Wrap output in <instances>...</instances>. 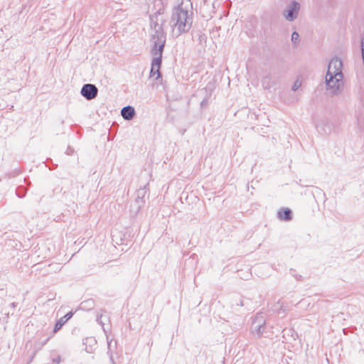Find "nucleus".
I'll list each match as a JSON object with an SVG mask.
<instances>
[{
	"label": "nucleus",
	"mask_w": 364,
	"mask_h": 364,
	"mask_svg": "<svg viewBox=\"0 0 364 364\" xmlns=\"http://www.w3.org/2000/svg\"><path fill=\"white\" fill-rule=\"evenodd\" d=\"M343 63L338 58H333L328 63L326 76V85L333 94H337L341 87L340 81L343 78Z\"/></svg>",
	"instance_id": "obj_1"
},
{
	"label": "nucleus",
	"mask_w": 364,
	"mask_h": 364,
	"mask_svg": "<svg viewBox=\"0 0 364 364\" xmlns=\"http://www.w3.org/2000/svg\"><path fill=\"white\" fill-rule=\"evenodd\" d=\"M170 23L177 31V36L188 32L191 28L192 18L188 16V11L183 7V3L174 7L172 11Z\"/></svg>",
	"instance_id": "obj_2"
},
{
	"label": "nucleus",
	"mask_w": 364,
	"mask_h": 364,
	"mask_svg": "<svg viewBox=\"0 0 364 364\" xmlns=\"http://www.w3.org/2000/svg\"><path fill=\"white\" fill-rule=\"evenodd\" d=\"M154 33L152 34L154 45L151 50L164 52L166 43V33L163 30V26H156L153 29Z\"/></svg>",
	"instance_id": "obj_3"
},
{
	"label": "nucleus",
	"mask_w": 364,
	"mask_h": 364,
	"mask_svg": "<svg viewBox=\"0 0 364 364\" xmlns=\"http://www.w3.org/2000/svg\"><path fill=\"white\" fill-rule=\"evenodd\" d=\"M300 9L301 4L297 1H291L282 11V16L287 21L292 22L298 18Z\"/></svg>",
	"instance_id": "obj_4"
},
{
	"label": "nucleus",
	"mask_w": 364,
	"mask_h": 364,
	"mask_svg": "<svg viewBox=\"0 0 364 364\" xmlns=\"http://www.w3.org/2000/svg\"><path fill=\"white\" fill-rule=\"evenodd\" d=\"M266 328V321L264 319L263 316L262 314H257L252 323V333L257 338H260L262 336L267 337L268 335L265 331Z\"/></svg>",
	"instance_id": "obj_5"
},
{
	"label": "nucleus",
	"mask_w": 364,
	"mask_h": 364,
	"mask_svg": "<svg viewBox=\"0 0 364 364\" xmlns=\"http://www.w3.org/2000/svg\"><path fill=\"white\" fill-rule=\"evenodd\" d=\"M151 54L154 56L151 60V66L150 70L149 77H154L155 75H157L156 77V80H159L161 78L162 75L160 72V68L162 63V55L163 52L154 51L151 50Z\"/></svg>",
	"instance_id": "obj_6"
},
{
	"label": "nucleus",
	"mask_w": 364,
	"mask_h": 364,
	"mask_svg": "<svg viewBox=\"0 0 364 364\" xmlns=\"http://www.w3.org/2000/svg\"><path fill=\"white\" fill-rule=\"evenodd\" d=\"M80 94L87 100H91L97 96L98 89L97 87L90 83L85 84L80 90Z\"/></svg>",
	"instance_id": "obj_7"
},
{
	"label": "nucleus",
	"mask_w": 364,
	"mask_h": 364,
	"mask_svg": "<svg viewBox=\"0 0 364 364\" xmlns=\"http://www.w3.org/2000/svg\"><path fill=\"white\" fill-rule=\"evenodd\" d=\"M135 114L134 108L130 105L123 107L121 110V115L125 120H132Z\"/></svg>",
	"instance_id": "obj_8"
},
{
	"label": "nucleus",
	"mask_w": 364,
	"mask_h": 364,
	"mask_svg": "<svg viewBox=\"0 0 364 364\" xmlns=\"http://www.w3.org/2000/svg\"><path fill=\"white\" fill-rule=\"evenodd\" d=\"M73 316V313L72 311H70L67 313L64 316L61 317L60 319H58L54 326L53 332L56 333L58 332L63 326Z\"/></svg>",
	"instance_id": "obj_9"
},
{
	"label": "nucleus",
	"mask_w": 364,
	"mask_h": 364,
	"mask_svg": "<svg viewBox=\"0 0 364 364\" xmlns=\"http://www.w3.org/2000/svg\"><path fill=\"white\" fill-rule=\"evenodd\" d=\"M149 183L144 186L143 188H140L136 191V198L134 202L139 203V205H144L145 201L144 200L148 189Z\"/></svg>",
	"instance_id": "obj_10"
},
{
	"label": "nucleus",
	"mask_w": 364,
	"mask_h": 364,
	"mask_svg": "<svg viewBox=\"0 0 364 364\" xmlns=\"http://www.w3.org/2000/svg\"><path fill=\"white\" fill-rule=\"evenodd\" d=\"M277 216L280 220L289 221L292 219V211L288 208H283L278 211Z\"/></svg>",
	"instance_id": "obj_11"
},
{
	"label": "nucleus",
	"mask_w": 364,
	"mask_h": 364,
	"mask_svg": "<svg viewBox=\"0 0 364 364\" xmlns=\"http://www.w3.org/2000/svg\"><path fill=\"white\" fill-rule=\"evenodd\" d=\"M164 14V9H159L154 14L150 16V26L152 29H154L156 26H162L159 23V16Z\"/></svg>",
	"instance_id": "obj_12"
},
{
	"label": "nucleus",
	"mask_w": 364,
	"mask_h": 364,
	"mask_svg": "<svg viewBox=\"0 0 364 364\" xmlns=\"http://www.w3.org/2000/svg\"><path fill=\"white\" fill-rule=\"evenodd\" d=\"M97 343L96 340L93 337H88L83 340V345L86 346L85 350L87 353L92 352V344L95 345Z\"/></svg>",
	"instance_id": "obj_13"
},
{
	"label": "nucleus",
	"mask_w": 364,
	"mask_h": 364,
	"mask_svg": "<svg viewBox=\"0 0 364 364\" xmlns=\"http://www.w3.org/2000/svg\"><path fill=\"white\" fill-rule=\"evenodd\" d=\"M272 84L273 82L272 81V77L270 74L264 76L262 79V85L265 90L269 89Z\"/></svg>",
	"instance_id": "obj_14"
},
{
	"label": "nucleus",
	"mask_w": 364,
	"mask_h": 364,
	"mask_svg": "<svg viewBox=\"0 0 364 364\" xmlns=\"http://www.w3.org/2000/svg\"><path fill=\"white\" fill-rule=\"evenodd\" d=\"M143 206L144 205H139V203L134 202L130 205L131 214L133 215H136Z\"/></svg>",
	"instance_id": "obj_15"
},
{
	"label": "nucleus",
	"mask_w": 364,
	"mask_h": 364,
	"mask_svg": "<svg viewBox=\"0 0 364 364\" xmlns=\"http://www.w3.org/2000/svg\"><path fill=\"white\" fill-rule=\"evenodd\" d=\"M198 39L197 41L198 44L201 46H204L206 44L207 41V36L205 33H202L201 31H198L197 33Z\"/></svg>",
	"instance_id": "obj_16"
},
{
	"label": "nucleus",
	"mask_w": 364,
	"mask_h": 364,
	"mask_svg": "<svg viewBox=\"0 0 364 364\" xmlns=\"http://www.w3.org/2000/svg\"><path fill=\"white\" fill-rule=\"evenodd\" d=\"M27 190L23 186H19L16 188V193L18 198H23L26 194Z\"/></svg>",
	"instance_id": "obj_17"
},
{
	"label": "nucleus",
	"mask_w": 364,
	"mask_h": 364,
	"mask_svg": "<svg viewBox=\"0 0 364 364\" xmlns=\"http://www.w3.org/2000/svg\"><path fill=\"white\" fill-rule=\"evenodd\" d=\"M291 42L292 43L296 46L299 42V34L296 31H294L291 34Z\"/></svg>",
	"instance_id": "obj_18"
},
{
	"label": "nucleus",
	"mask_w": 364,
	"mask_h": 364,
	"mask_svg": "<svg viewBox=\"0 0 364 364\" xmlns=\"http://www.w3.org/2000/svg\"><path fill=\"white\" fill-rule=\"evenodd\" d=\"M283 333H284V336H285V335L287 334V336H291L294 340H295L296 338H294V334L295 333V331L291 329V328H289V329H284L283 330Z\"/></svg>",
	"instance_id": "obj_19"
},
{
	"label": "nucleus",
	"mask_w": 364,
	"mask_h": 364,
	"mask_svg": "<svg viewBox=\"0 0 364 364\" xmlns=\"http://www.w3.org/2000/svg\"><path fill=\"white\" fill-rule=\"evenodd\" d=\"M82 305H86V306L92 309L94 306V301L92 299H88L81 304Z\"/></svg>",
	"instance_id": "obj_20"
},
{
	"label": "nucleus",
	"mask_w": 364,
	"mask_h": 364,
	"mask_svg": "<svg viewBox=\"0 0 364 364\" xmlns=\"http://www.w3.org/2000/svg\"><path fill=\"white\" fill-rule=\"evenodd\" d=\"M291 272V274L297 280V281H301V275L300 274H297L295 273V271L294 269H291L290 270Z\"/></svg>",
	"instance_id": "obj_21"
},
{
	"label": "nucleus",
	"mask_w": 364,
	"mask_h": 364,
	"mask_svg": "<svg viewBox=\"0 0 364 364\" xmlns=\"http://www.w3.org/2000/svg\"><path fill=\"white\" fill-rule=\"evenodd\" d=\"M102 314H101L100 315H98V316H97V319H96V321H97V322L98 323H100V324L102 326V327L103 330L105 331V328H104V325H105V323H103V321H102Z\"/></svg>",
	"instance_id": "obj_22"
},
{
	"label": "nucleus",
	"mask_w": 364,
	"mask_h": 364,
	"mask_svg": "<svg viewBox=\"0 0 364 364\" xmlns=\"http://www.w3.org/2000/svg\"><path fill=\"white\" fill-rule=\"evenodd\" d=\"M65 153L68 156L73 155L74 153V149L70 146H68Z\"/></svg>",
	"instance_id": "obj_23"
},
{
	"label": "nucleus",
	"mask_w": 364,
	"mask_h": 364,
	"mask_svg": "<svg viewBox=\"0 0 364 364\" xmlns=\"http://www.w3.org/2000/svg\"><path fill=\"white\" fill-rule=\"evenodd\" d=\"M208 97H205L204 98L202 102H200V107L202 109H204L207 105H208Z\"/></svg>",
	"instance_id": "obj_24"
},
{
	"label": "nucleus",
	"mask_w": 364,
	"mask_h": 364,
	"mask_svg": "<svg viewBox=\"0 0 364 364\" xmlns=\"http://www.w3.org/2000/svg\"><path fill=\"white\" fill-rule=\"evenodd\" d=\"M300 85H301V82H299L298 80H296V81L294 83V85H293V86H292V88H291V89H292V90H294V91L297 90H298V88L300 87Z\"/></svg>",
	"instance_id": "obj_25"
},
{
	"label": "nucleus",
	"mask_w": 364,
	"mask_h": 364,
	"mask_svg": "<svg viewBox=\"0 0 364 364\" xmlns=\"http://www.w3.org/2000/svg\"><path fill=\"white\" fill-rule=\"evenodd\" d=\"M235 305L238 306H242L244 304L242 299H240V301L238 302H236Z\"/></svg>",
	"instance_id": "obj_26"
},
{
	"label": "nucleus",
	"mask_w": 364,
	"mask_h": 364,
	"mask_svg": "<svg viewBox=\"0 0 364 364\" xmlns=\"http://www.w3.org/2000/svg\"><path fill=\"white\" fill-rule=\"evenodd\" d=\"M10 306H11V308L15 309L18 306V303L17 302H12L10 304Z\"/></svg>",
	"instance_id": "obj_27"
},
{
	"label": "nucleus",
	"mask_w": 364,
	"mask_h": 364,
	"mask_svg": "<svg viewBox=\"0 0 364 364\" xmlns=\"http://www.w3.org/2000/svg\"><path fill=\"white\" fill-rule=\"evenodd\" d=\"M53 361L59 363L60 362V358L58 357L57 358L54 359Z\"/></svg>",
	"instance_id": "obj_28"
},
{
	"label": "nucleus",
	"mask_w": 364,
	"mask_h": 364,
	"mask_svg": "<svg viewBox=\"0 0 364 364\" xmlns=\"http://www.w3.org/2000/svg\"><path fill=\"white\" fill-rule=\"evenodd\" d=\"M361 48L362 50L364 48V38L361 40Z\"/></svg>",
	"instance_id": "obj_29"
},
{
	"label": "nucleus",
	"mask_w": 364,
	"mask_h": 364,
	"mask_svg": "<svg viewBox=\"0 0 364 364\" xmlns=\"http://www.w3.org/2000/svg\"><path fill=\"white\" fill-rule=\"evenodd\" d=\"M110 360H111V361H112V364H115V363H114V359H113V357H112V355H111V356H110Z\"/></svg>",
	"instance_id": "obj_30"
}]
</instances>
